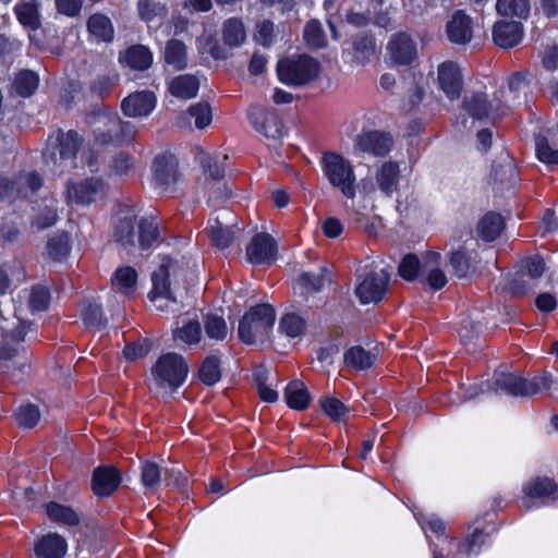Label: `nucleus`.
Listing matches in <instances>:
<instances>
[{
	"instance_id": "nucleus-1",
	"label": "nucleus",
	"mask_w": 558,
	"mask_h": 558,
	"mask_svg": "<svg viewBox=\"0 0 558 558\" xmlns=\"http://www.w3.org/2000/svg\"><path fill=\"white\" fill-rule=\"evenodd\" d=\"M276 319L275 310L268 304L252 307L240 320L239 338L246 344L262 343L269 339Z\"/></svg>"
},
{
	"instance_id": "nucleus-2",
	"label": "nucleus",
	"mask_w": 558,
	"mask_h": 558,
	"mask_svg": "<svg viewBox=\"0 0 558 558\" xmlns=\"http://www.w3.org/2000/svg\"><path fill=\"white\" fill-rule=\"evenodd\" d=\"M320 163L323 173L331 186L339 190L347 198H354L356 177L351 162L343 156L329 151L324 154Z\"/></svg>"
},
{
	"instance_id": "nucleus-3",
	"label": "nucleus",
	"mask_w": 558,
	"mask_h": 558,
	"mask_svg": "<svg viewBox=\"0 0 558 558\" xmlns=\"http://www.w3.org/2000/svg\"><path fill=\"white\" fill-rule=\"evenodd\" d=\"M319 71L318 61L304 54L284 58L277 64L280 82L292 86H301L314 81Z\"/></svg>"
},
{
	"instance_id": "nucleus-4",
	"label": "nucleus",
	"mask_w": 558,
	"mask_h": 558,
	"mask_svg": "<svg viewBox=\"0 0 558 558\" xmlns=\"http://www.w3.org/2000/svg\"><path fill=\"white\" fill-rule=\"evenodd\" d=\"M189 366L182 355L171 352L161 355L153 368L155 384L158 387L178 388L186 379Z\"/></svg>"
},
{
	"instance_id": "nucleus-5",
	"label": "nucleus",
	"mask_w": 558,
	"mask_h": 558,
	"mask_svg": "<svg viewBox=\"0 0 558 558\" xmlns=\"http://www.w3.org/2000/svg\"><path fill=\"white\" fill-rule=\"evenodd\" d=\"M549 388L546 376L525 379L514 374H500L495 379V390H501L514 397H531Z\"/></svg>"
},
{
	"instance_id": "nucleus-6",
	"label": "nucleus",
	"mask_w": 558,
	"mask_h": 558,
	"mask_svg": "<svg viewBox=\"0 0 558 558\" xmlns=\"http://www.w3.org/2000/svg\"><path fill=\"white\" fill-rule=\"evenodd\" d=\"M81 145V138L74 131H58L56 138H49L51 160L63 171L75 166L74 159Z\"/></svg>"
},
{
	"instance_id": "nucleus-7",
	"label": "nucleus",
	"mask_w": 558,
	"mask_h": 558,
	"mask_svg": "<svg viewBox=\"0 0 558 558\" xmlns=\"http://www.w3.org/2000/svg\"><path fill=\"white\" fill-rule=\"evenodd\" d=\"M179 266L169 257H162L158 270L153 274V290L150 292L151 302L160 310H167L169 303L175 302L169 287V277L175 276Z\"/></svg>"
},
{
	"instance_id": "nucleus-8",
	"label": "nucleus",
	"mask_w": 558,
	"mask_h": 558,
	"mask_svg": "<svg viewBox=\"0 0 558 558\" xmlns=\"http://www.w3.org/2000/svg\"><path fill=\"white\" fill-rule=\"evenodd\" d=\"M106 190L104 181L99 178L85 179L80 182H69L65 199L69 205H89L102 197Z\"/></svg>"
},
{
	"instance_id": "nucleus-9",
	"label": "nucleus",
	"mask_w": 558,
	"mask_h": 558,
	"mask_svg": "<svg viewBox=\"0 0 558 558\" xmlns=\"http://www.w3.org/2000/svg\"><path fill=\"white\" fill-rule=\"evenodd\" d=\"M389 274L385 269L368 272L356 286L355 294L362 304L379 302L387 292Z\"/></svg>"
},
{
	"instance_id": "nucleus-10",
	"label": "nucleus",
	"mask_w": 558,
	"mask_h": 558,
	"mask_svg": "<svg viewBox=\"0 0 558 558\" xmlns=\"http://www.w3.org/2000/svg\"><path fill=\"white\" fill-rule=\"evenodd\" d=\"M43 184V179L36 172L20 174L14 181L0 175V198L28 197Z\"/></svg>"
},
{
	"instance_id": "nucleus-11",
	"label": "nucleus",
	"mask_w": 558,
	"mask_h": 558,
	"mask_svg": "<svg viewBox=\"0 0 558 558\" xmlns=\"http://www.w3.org/2000/svg\"><path fill=\"white\" fill-rule=\"evenodd\" d=\"M234 216L230 210H222L208 221V235L215 246L227 248L236 238L239 229L232 225Z\"/></svg>"
},
{
	"instance_id": "nucleus-12",
	"label": "nucleus",
	"mask_w": 558,
	"mask_h": 558,
	"mask_svg": "<svg viewBox=\"0 0 558 558\" xmlns=\"http://www.w3.org/2000/svg\"><path fill=\"white\" fill-rule=\"evenodd\" d=\"M29 328L26 323H20L15 330H5L0 341V360L9 361L14 357L22 360L21 365L25 366L28 356L25 348L21 344Z\"/></svg>"
},
{
	"instance_id": "nucleus-13",
	"label": "nucleus",
	"mask_w": 558,
	"mask_h": 558,
	"mask_svg": "<svg viewBox=\"0 0 558 558\" xmlns=\"http://www.w3.org/2000/svg\"><path fill=\"white\" fill-rule=\"evenodd\" d=\"M437 83L449 99L459 98L463 86V76L458 63L441 62L437 68Z\"/></svg>"
},
{
	"instance_id": "nucleus-14",
	"label": "nucleus",
	"mask_w": 558,
	"mask_h": 558,
	"mask_svg": "<svg viewBox=\"0 0 558 558\" xmlns=\"http://www.w3.org/2000/svg\"><path fill=\"white\" fill-rule=\"evenodd\" d=\"M250 120L257 132L269 138H280L283 135V123L275 111L252 107L250 109Z\"/></svg>"
},
{
	"instance_id": "nucleus-15",
	"label": "nucleus",
	"mask_w": 558,
	"mask_h": 558,
	"mask_svg": "<svg viewBox=\"0 0 558 558\" xmlns=\"http://www.w3.org/2000/svg\"><path fill=\"white\" fill-rule=\"evenodd\" d=\"M276 253V242L266 233H258L254 235L246 246V257L252 264H270L275 260Z\"/></svg>"
},
{
	"instance_id": "nucleus-16",
	"label": "nucleus",
	"mask_w": 558,
	"mask_h": 558,
	"mask_svg": "<svg viewBox=\"0 0 558 558\" xmlns=\"http://www.w3.org/2000/svg\"><path fill=\"white\" fill-rule=\"evenodd\" d=\"M545 270V262L539 256L526 259L513 282L512 290L515 293H525L535 287V281L542 277Z\"/></svg>"
},
{
	"instance_id": "nucleus-17",
	"label": "nucleus",
	"mask_w": 558,
	"mask_h": 558,
	"mask_svg": "<svg viewBox=\"0 0 558 558\" xmlns=\"http://www.w3.org/2000/svg\"><path fill=\"white\" fill-rule=\"evenodd\" d=\"M523 25L518 21H497L493 26V40L502 49L519 45L523 38Z\"/></svg>"
},
{
	"instance_id": "nucleus-18",
	"label": "nucleus",
	"mask_w": 558,
	"mask_h": 558,
	"mask_svg": "<svg viewBox=\"0 0 558 558\" xmlns=\"http://www.w3.org/2000/svg\"><path fill=\"white\" fill-rule=\"evenodd\" d=\"M156 106V97L150 92H135L122 100L123 113L131 118L147 117Z\"/></svg>"
},
{
	"instance_id": "nucleus-19",
	"label": "nucleus",
	"mask_w": 558,
	"mask_h": 558,
	"mask_svg": "<svg viewBox=\"0 0 558 558\" xmlns=\"http://www.w3.org/2000/svg\"><path fill=\"white\" fill-rule=\"evenodd\" d=\"M355 145L363 153L381 157L390 151L392 138L383 132L368 131L356 137Z\"/></svg>"
},
{
	"instance_id": "nucleus-20",
	"label": "nucleus",
	"mask_w": 558,
	"mask_h": 558,
	"mask_svg": "<svg viewBox=\"0 0 558 558\" xmlns=\"http://www.w3.org/2000/svg\"><path fill=\"white\" fill-rule=\"evenodd\" d=\"M390 59L397 64H410L417 54L416 44L405 33L395 35L388 44Z\"/></svg>"
},
{
	"instance_id": "nucleus-21",
	"label": "nucleus",
	"mask_w": 558,
	"mask_h": 558,
	"mask_svg": "<svg viewBox=\"0 0 558 558\" xmlns=\"http://www.w3.org/2000/svg\"><path fill=\"white\" fill-rule=\"evenodd\" d=\"M68 551L66 539L58 533H47L34 543L37 558H63Z\"/></svg>"
},
{
	"instance_id": "nucleus-22",
	"label": "nucleus",
	"mask_w": 558,
	"mask_h": 558,
	"mask_svg": "<svg viewBox=\"0 0 558 558\" xmlns=\"http://www.w3.org/2000/svg\"><path fill=\"white\" fill-rule=\"evenodd\" d=\"M447 35L453 44L470 43L473 36L472 19L462 11L456 12L447 24Z\"/></svg>"
},
{
	"instance_id": "nucleus-23",
	"label": "nucleus",
	"mask_w": 558,
	"mask_h": 558,
	"mask_svg": "<svg viewBox=\"0 0 558 558\" xmlns=\"http://www.w3.org/2000/svg\"><path fill=\"white\" fill-rule=\"evenodd\" d=\"M120 474L112 466H102L94 471L92 487L97 496H110L120 484Z\"/></svg>"
},
{
	"instance_id": "nucleus-24",
	"label": "nucleus",
	"mask_w": 558,
	"mask_h": 558,
	"mask_svg": "<svg viewBox=\"0 0 558 558\" xmlns=\"http://www.w3.org/2000/svg\"><path fill=\"white\" fill-rule=\"evenodd\" d=\"M178 180L177 163L172 157L158 156L154 161V181L157 187L167 191Z\"/></svg>"
},
{
	"instance_id": "nucleus-25",
	"label": "nucleus",
	"mask_w": 558,
	"mask_h": 558,
	"mask_svg": "<svg viewBox=\"0 0 558 558\" xmlns=\"http://www.w3.org/2000/svg\"><path fill=\"white\" fill-rule=\"evenodd\" d=\"M523 493L525 498L541 500L542 504H545L558 493V485L553 478L537 476L524 484Z\"/></svg>"
},
{
	"instance_id": "nucleus-26",
	"label": "nucleus",
	"mask_w": 558,
	"mask_h": 558,
	"mask_svg": "<svg viewBox=\"0 0 558 558\" xmlns=\"http://www.w3.org/2000/svg\"><path fill=\"white\" fill-rule=\"evenodd\" d=\"M108 134L101 133L95 138V146L104 145L113 141L112 133L118 141H131L135 134V128L130 122H122L118 117L107 118Z\"/></svg>"
},
{
	"instance_id": "nucleus-27",
	"label": "nucleus",
	"mask_w": 558,
	"mask_h": 558,
	"mask_svg": "<svg viewBox=\"0 0 558 558\" xmlns=\"http://www.w3.org/2000/svg\"><path fill=\"white\" fill-rule=\"evenodd\" d=\"M441 255L438 252H428L424 256L423 269L426 271V282L433 290H440L447 283L445 272L439 268Z\"/></svg>"
},
{
	"instance_id": "nucleus-28",
	"label": "nucleus",
	"mask_w": 558,
	"mask_h": 558,
	"mask_svg": "<svg viewBox=\"0 0 558 558\" xmlns=\"http://www.w3.org/2000/svg\"><path fill=\"white\" fill-rule=\"evenodd\" d=\"M199 81L191 74L178 75L171 80L168 89L172 96L181 99H191L197 95Z\"/></svg>"
},
{
	"instance_id": "nucleus-29",
	"label": "nucleus",
	"mask_w": 558,
	"mask_h": 558,
	"mask_svg": "<svg viewBox=\"0 0 558 558\" xmlns=\"http://www.w3.org/2000/svg\"><path fill=\"white\" fill-rule=\"evenodd\" d=\"M45 509L49 520L59 525L74 526L80 523V514L70 506L50 501Z\"/></svg>"
},
{
	"instance_id": "nucleus-30",
	"label": "nucleus",
	"mask_w": 558,
	"mask_h": 558,
	"mask_svg": "<svg viewBox=\"0 0 558 558\" xmlns=\"http://www.w3.org/2000/svg\"><path fill=\"white\" fill-rule=\"evenodd\" d=\"M137 272L130 266L118 268L112 278V289L125 296L133 294L136 290Z\"/></svg>"
},
{
	"instance_id": "nucleus-31",
	"label": "nucleus",
	"mask_w": 558,
	"mask_h": 558,
	"mask_svg": "<svg viewBox=\"0 0 558 558\" xmlns=\"http://www.w3.org/2000/svg\"><path fill=\"white\" fill-rule=\"evenodd\" d=\"M284 398L287 404L294 410H305L310 402L311 396L307 391L306 386L301 380H292L284 390Z\"/></svg>"
},
{
	"instance_id": "nucleus-32",
	"label": "nucleus",
	"mask_w": 558,
	"mask_h": 558,
	"mask_svg": "<svg viewBox=\"0 0 558 558\" xmlns=\"http://www.w3.org/2000/svg\"><path fill=\"white\" fill-rule=\"evenodd\" d=\"M399 172V166L396 162L388 161L383 163L377 172L376 181L378 187L384 194L391 195L397 191Z\"/></svg>"
},
{
	"instance_id": "nucleus-33",
	"label": "nucleus",
	"mask_w": 558,
	"mask_h": 558,
	"mask_svg": "<svg viewBox=\"0 0 558 558\" xmlns=\"http://www.w3.org/2000/svg\"><path fill=\"white\" fill-rule=\"evenodd\" d=\"M475 257L472 253L468 252L464 247H459L452 251L449 256V264L452 272L458 278H465L473 271V262Z\"/></svg>"
},
{
	"instance_id": "nucleus-34",
	"label": "nucleus",
	"mask_w": 558,
	"mask_h": 558,
	"mask_svg": "<svg viewBox=\"0 0 558 558\" xmlns=\"http://www.w3.org/2000/svg\"><path fill=\"white\" fill-rule=\"evenodd\" d=\"M496 11L501 16L526 20L530 16V0H497Z\"/></svg>"
},
{
	"instance_id": "nucleus-35",
	"label": "nucleus",
	"mask_w": 558,
	"mask_h": 558,
	"mask_svg": "<svg viewBox=\"0 0 558 558\" xmlns=\"http://www.w3.org/2000/svg\"><path fill=\"white\" fill-rule=\"evenodd\" d=\"M376 359L377 353L375 351H367L360 345L350 348L344 354L347 365L359 371L372 367Z\"/></svg>"
},
{
	"instance_id": "nucleus-36",
	"label": "nucleus",
	"mask_w": 558,
	"mask_h": 558,
	"mask_svg": "<svg viewBox=\"0 0 558 558\" xmlns=\"http://www.w3.org/2000/svg\"><path fill=\"white\" fill-rule=\"evenodd\" d=\"M165 62L174 70H183L187 64V53L185 45L177 39L167 43L163 52Z\"/></svg>"
},
{
	"instance_id": "nucleus-37",
	"label": "nucleus",
	"mask_w": 558,
	"mask_h": 558,
	"mask_svg": "<svg viewBox=\"0 0 558 558\" xmlns=\"http://www.w3.org/2000/svg\"><path fill=\"white\" fill-rule=\"evenodd\" d=\"M487 535L475 530L464 541L459 542L458 549L454 553V558H470L471 556L478 555L482 547L486 544Z\"/></svg>"
},
{
	"instance_id": "nucleus-38",
	"label": "nucleus",
	"mask_w": 558,
	"mask_h": 558,
	"mask_svg": "<svg viewBox=\"0 0 558 558\" xmlns=\"http://www.w3.org/2000/svg\"><path fill=\"white\" fill-rule=\"evenodd\" d=\"M123 60L130 68L143 71L151 65L153 53L145 46H133L126 50Z\"/></svg>"
},
{
	"instance_id": "nucleus-39",
	"label": "nucleus",
	"mask_w": 558,
	"mask_h": 558,
	"mask_svg": "<svg viewBox=\"0 0 558 558\" xmlns=\"http://www.w3.org/2000/svg\"><path fill=\"white\" fill-rule=\"evenodd\" d=\"M504 229L502 217L496 213L486 214L480 221L477 231L485 241H494Z\"/></svg>"
},
{
	"instance_id": "nucleus-40",
	"label": "nucleus",
	"mask_w": 558,
	"mask_h": 558,
	"mask_svg": "<svg viewBox=\"0 0 558 558\" xmlns=\"http://www.w3.org/2000/svg\"><path fill=\"white\" fill-rule=\"evenodd\" d=\"M19 22L29 31L40 26L38 4L35 1L20 3L14 9Z\"/></svg>"
},
{
	"instance_id": "nucleus-41",
	"label": "nucleus",
	"mask_w": 558,
	"mask_h": 558,
	"mask_svg": "<svg viewBox=\"0 0 558 558\" xmlns=\"http://www.w3.org/2000/svg\"><path fill=\"white\" fill-rule=\"evenodd\" d=\"M246 38L245 27L241 20L229 19L223 23L222 39L229 47H239Z\"/></svg>"
},
{
	"instance_id": "nucleus-42",
	"label": "nucleus",
	"mask_w": 558,
	"mask_h": 558,
	"mask_svg": "<svg viewBox=\"0 0 558 558\" xmlns=\"http://www.w3.org/2000/svg\"><path fill=\"white\" fill-rule=\"evenodd\" d=\"M227 156H211L204 151L198 155V160L202 163L204 172L208 174L213 180H221L225 175L223 162L227 160Z\"/></svg>"
},
{
	"instance_id": "nucleus-43",
	"label": "nucleus",
	"mask_w": 558,
	"mask_h": 558,
	"mask_svg": "<svg viewBox=\"0 0 558 558\" xmlns=\"http://www.w3.org/2000/svg\"><path fill=\"white\" fill-rule=\"evenodd\" d=\"M254 379L257 386L259 398L265 402H276L278 400V392L272 388V383H269V373L259 367L254 372Z\"/></svg>"
},
{
	"instance_id": "nucleus-44",
	"label": "nucleus",
	"mask_w": 558,
	"mask_h": 558,
	"mask_svg": "<svg viewBox=\"0 0 558 558\" xmlns=\"http://www.w3.org/2000/svg\"><path fill=\"white\" fill-rule=\"evenodd\" d=\"M38 75L33 71H22L14 80V90L22 97L32 96L38 87Z\"/></svg>"
},
{
	"instance_id": "nucleus-45",
	"label": "nucleus",
	"mask_w": 558,
	"mask_h": 558,
	"mask_svg": "<svg viewBox=\"0 0 558 558\" xmlns=\"http://www.w3.org/2000/svg\"><path fill=\"white\" fill-rule=\"evenodd\" d=\"M71 251L70 239L66 234H58L47 243V256L53 262H62Z\"/></svg>"
},
{
	"instance_id": "nucleus-46",
	"label": "nucleus",
	"mask_w": 558,
	"mask_h": 558,
	"mask_svg": "<svg viewBox=\"0 0 558 558\" xmlns=\"http://www.w3.org/2000/svg\"><path fill=\"white\" fill-rule=\"evenodd\" d=\"M320 407L325 414L335 422H344L350 416V409L336 398H323L320 400Z\"/></svg>"
},
{
	"instance_id": "nucleus-47",
	"label": "nucleus",
	"mask_w": 558,
	"mask_h": 558,
	"mask_svg": "<svg viewBox=\"0 0 558 558\" xmlns=\"http://www.w3.org/2000/svg\"><path fill=\"white\" fill-rule=\"evenodd\" d=\"M88 31L101 40L109 41L113 36V28L110 20L102 14H94L89 17Z\"/></svg>"
},
{
	"instance_id": "nucleus-48",
	"label": "nucleus",
	"mask_w": 558,
	"mask_h": 558,
	"mask_svg": "<svg viewBox=\"0 0 558 558\" xmlns=\"http://www.w3.org/2000/svg\"><path fill=\"white\" fill-rule=\"evenodd\" d=\"M204 327L209 339L222 341L228 336V327L223 317L210 314L205 317Z\"/></svg>"
},
{
	"instance_id": "nucleus-49",
	"label": "nucleus",
	"mask_w": 558,
	"mask_h": 558,
	"mask_svg": "<svg viewBox=\"0 0 558 558\" xmlns=\"http://www.w3.org/2000/svg\"><path fill=\"white\" fill-rule=\"evenodd\" d=\"M174 340H180L187 345L197 344L202 339V327L196 320H190L173 332Z\"/></svg>"
},
{
	"instance_id": "nucleus-50",
	"label": "nucleus",
	"mask_w": 558,
	"mask_h": 558,
	"mask_svg": "<svg viewBox=\"0 0 558 558\" xmlns=\"http://www.w3.org/2000/svg\"><path fill=\"white\" fill-rule=\"evenodd\" d=\"M137 10L141 19L147 23L162 19L167 14L166 7L156 0H138Z\"/></svg>"
},
{
	"instance_id": "nucleus-51",
	"label": "nucleus",
	"mask_w": 558,
	"mask_h": 558,
	"mask_svg": "<svg viewBox=\"0 0 558 558\" xmlns=\"http://www.w3.org/2000/svg\"><path fill=\"white\" fill-rule=\"evenodd\" d=\"M306 44L313 48H323L327 44V38L322 24L316 21H310L303 32Z\"/></svg>"
},
{
	"instance_id": "nucleus-52",
	"label": "nucleus",
	"mask_w": 558,
	"mask_h": 558,
	"mask_svg": "<svg viewBox=\"0 0 558 558\" xmlns=\"http://www.w3.org/2000/svg\"><path fill=\"white\" fill-rule=\"evenodd\" d=\"M187 116L194 120L195 126L199 130L207 128L213 121V111L207 102L192 105L187 109Z\"/></svg>"
},
{
	"instance_id": "nucleus-53",
	"label": "nucleus",
	"mask_w": 558,
	"mask_h": 558,
	"mask_svg": "<svg viewBox=\"0 0 558 558\" xmlns=\"http://www.w3.org/2000/svg\"><path fill=\"white\" fill-rule=\"evenodd\" d=\"M377 11H373L371 8H367V7H366L365 12L352 10L347 14V21H348V23H350L354 26L362 27V26H366L371 22V20L374 19L376 24H378L383 27H387L389 24V19L384 17V16H378L375 19L374 14Z\"/></svg>"
},
{
	"instance_id": "nucleus-54",
	"label": "nucleus",
	"mask_w": 558,
	"mask_h": 558,
	"mask_svg": "<svg viewBox=\"0 0 558 558\" xmlns=\"http://www.w3.org/2000/svg\"><path fill=\"white\" fill-rule=\"evenodd\" d=\"M221 377L220 363L216 356H207L199 368L201 380L208 385H215Z\"/></svg>"
},
{
	"instance_id": "nucleus-55",
	"label": "nucleus",
	"mask_w": 558,
	"mask_h": 558,
	"mask_svg": "<svg viewBox=\"0 0 558 558\" xmlns=\"http://www.w3.org/2000/svg\"><path fill=\"white\" fill-rule=\"evenodd\" d=\"M138 243L142 248H148L159 235L158 225L155 220L142 219L137 223Z\"/></svg>"
},
{
	"instance_id": "nucleus-56",
	"label": "nucleus",
	"mask_w": 558,
	"mask_h": 558,
	"mask_svg": "<svg viewBox=\"0 0 558 558\" xmlns=\"http://www.w3.org/2000/svg\"><path fill=\"white\" fill-rule=\"evenodd\" d=\"M114 238L123 245H133L135 243V221L132 217L120 219L116 227Z\"/></svg>"
},
{
	"instance_id": "nucleus-57",
	"label": "nucleus",
	"mask_w": 558,
	"mask_h": 558,
	"mask_svg": "<svg viewBox=\"0 0 558 558\" xmlns=\"http://www.w3.org/2000/svg\"><path fill=\"white\" fill-rule=\"evenodd\" d=\"M279 329L288 337L295 338L304 332L305 322L296 314H287L281 318Z\"/></svg>"
},
{
	"instance_id": "nucleus-58",
	"label": "nucleus",
	"mask_w": 558,
	"mask_h": 558,
	"mask_svg": "<svg viewBox=\"0 0 558 558\" xmlns=\"http://www.w3.org/2000/svg\"><path fill=\"white\" fill-rule=\"evenodd\" d=\"M50 303V293L49 290L44 286H35L33 287L29 298H28V306L29 310L35 312H41L48 308Z\"/></svg>"
},
{
	"instance_id": "nucleus-59",
	"label": "nucleus",
	"mask_w": 558,
	"mask_h": 558,
	"mask_svg": "<svg viewBox=\"0 0 558 558\" xmlns=\"http://www.w3.org/2000/svg\"><path fill=\"white\" fill-rule=\"evenodd\" d=\"M466 111L475 119H482L489 114V106L487 105L486 96L483 94H475L464 100Z\"/></svg>"
},
{
	"instance_id": "nucleus-60",
	"label": "nucleus",
	"mask_w": 558,
	"mask_h": 558,
	"mask_svg": "<svg viewBox=\"0 0 558 558\" xmlns=\"http://www.w3.org/2000/svg\"><path fill=\"white\" fill-rule=\"evenodd\" d=\"M15 417L20 426L31 428L39 422L40 412L34 404H23L15 413Z\"/></svg>"
},
{
	"instance_id": "nucleus-61",
	"label": "nucleus",
	"mask_w": 558,
	"mask_h": 558,
	"mask_svg": "<svg viewBox=\"0 0 558 558\" xmlns=\"http://www.w3.org/2000/svg\"><path fill=\"white\" fill-rule=\"evenodd\" d=\"M537 159L546 165H558V149L550 147L545 137H537L535 143Z\"/></svg>"
},
{
	"instance_id": "nucleus-62",
	"label": "nucleus",
	"mask_w": 558,
	"mask_h": 558,
	"mask_svg": "<svg viewBox=\"0 0 558 558\" xmlns=\"http://www.w3.org/2000/svg\"><path fill=\"white\" fill-rule=\"evenodd\" d=\"M416 519L426 534L441 535L445 531V522L435 514L417 513Z\"/></svg>"
},
{
	"instance_id": "nucleus-63",
	"label": "nucleus",
	"mask_w": 558,
	"mask_h": 558,
	"mask_svg": "<svg viewBox=\"0 0 558 558\" xmlns=\"http://www.w3.org/2000/svg\"><path fill=\"white\" fill-rule=\"evenodd\" d=\"M421 267L423 268V264L420 263L418 258L409 254L403 257L399 265V275L408 281L414 280Z\"/></svg>"
},
{
	"instance_id": "nucleus-64",
	"label": "nucleus",
	"mask_w": 558,
	"mask_h": 558,
	"mask_svg": "<svg viewBox=\"0 0 558 558\" xmlns=\"http://www.w3.org/2000/svg\"><path fill=\"white\" fill-rule=\"evenodd\" d=\"M84 322L92 327H100L105 324L100 305L96 303H86L82 308Z\"/></svg>"
}]
</instances>
